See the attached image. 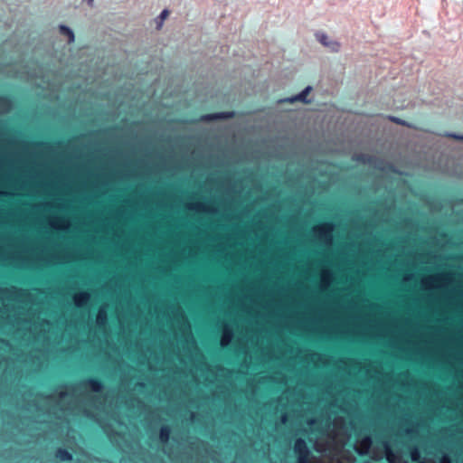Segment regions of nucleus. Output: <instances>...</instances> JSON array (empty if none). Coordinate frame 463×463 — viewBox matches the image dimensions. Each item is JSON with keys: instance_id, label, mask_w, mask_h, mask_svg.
I'll return each mask as SVG.
<instances>
[{"instance_id": "f257e3e1", "label": "nucleus", "mask_w": 463, "mask_h": 463, "mask_svg": "<svg viewBox=\"0 0 463 463\" xmlns=\"http://www.w3.org/2000/svg\"><path fill=\"white\" fill-rule=\"evenodd\" d=\"M294 452L297 456V460L310 459V451L303 439H298L294 444Z\"/></svg>"}, {"instance_id": "1a4fd4ad", "label": "nucleus", "mask_w": 463, "mask_h": 463, "mask_svg": "<svg viewBox=\"0 0 463 463\" xmlns=\"http://www.w3.org/2000/svg\"><path fill=\"white\" fill-rule=\"evenodd\" d=\"M88 298H89V295L85 292H82L80 295L76 296L75 300H76L77 306H79V307L82 306L84 303L87 302Z\"/></svg>"}, {"instance_id": "dca6fc26", "label": "nucleus", "mask_w": 463, "mask_h": 463, "mask_svg": "<svg viewBox=\"0 0 463 463\" xmlns=\"http://www.w3.org/2000/svg\"><path fill=\"white\" fill-rule=\"evenodd\" d=\"M390 119L392 121V122H395L397 124H400V125H405V122L398 118H395V117H391Z\"/></svg>"}, {"instance_id": "f3484780", "label": "nucleus", "mask_w": 463, "mask_h": 463, "mask_svg": "<svg viewBox=\"0 0 463 463\" xmlns=\"http://www.w3.org/2000/svg\"><path fill=\"white\" fill-rule=\"evenodd\" d=\"M97 320H98L99 323H103L106 320L105 314H102L101 312H99L98 317H97Z\"/></svg>"}, {"instance_id": "39448f33", "label": "nucleus", "mask_w": 463, "mask_h": 463, "mask_svg": "<svg viewBox=\"0 0 463 463\" xmlns=\"http://www.w3.org/2000/svg\"><path fill=\"white\" fill-rule=\"evenodd\" d=\"M171 428L168 425L161 427L159 431V439L163 443H166L170 439Z\"/></svg>"}, {"instance_id": "393cba45", "label": "nucleus", "mask_w": 463, "mask_h": 463, "mask_svg": "<svg viewBox=\"0 0 463 463\" xmlns=\"http://www.w3.org/2000/svg\"><path fill=\"white\" fill-rule=\"evenodd\" d=\"M93 0H89V2H92Z\"/></svg>"}, {"instance_id": "412c9836", "label": "nucleus", "mask_w": 463, "mask_h": 463, "mask_svg": "<svg viewBox=\"0 0 463 463\" xmlns=\"http://www.w3.org/2000/svg\"><path fill=\"white\" fill-rule=\"evenodd\" d=\"M297 463H311L310 459L307 460H297Z\"/></svg>"}, {"instance_id": "4be33fe9", "label": "nucleus", "mask_w": 463, "mask_h": 463, "mask_svg": "<svg viewBox=\"0 0 463 463\" xmlns=\"http://www.w3.org/2000/svg\"><path fill=\"white\" fill-rule=\"evenodd\" d=\"M286 420H287L286 416H285V415H283V416H282V419H281L282 422H285V421H286Z\"/></svg>"}, {"instance_id": "9d476101", "label": "nucleus", "mask_w": 463, "mask_h": 463, "mask_svg": "<svg viewBox=\"0 0 463 463\" xmlns=\"http://www.w3.org/2000/svg\"><path fill=\"white\" fill-rule=\"evenodd\" d=\"M385 450H386V458H387L388 462L395 463L397 457L392 452V450L389 448V446L387 444H385Z\"/></svg>"}, {"instance_id": "f8f14e48", "label": "nucleus", "mask_w": 463, "mask_h": 463, "mask_svg": "<svg viewBox=\"0 0 463 463\" xmlns=\"http://www.w3.org/2000/svg\"><path fill=\"white\" fill-rule=\"evenodd\" d=\"M168 15H169V11H168L167 9H165V10H163V11H162V13H161V14H160V16H159V18H160V22H159V24H158V25H157V28H158V29L161 27L163 21H164V20H165Z\"/></svg>"}, {"instance_id": "ddd939ff", "label": "nucleus", "mask_w": 463, "mask_h": 463, "mask_svg": "<svg viewBox=\"0 0 463 463\" xmlns=\"http://www.w3.org/2000/svg\"><path fill=\"white\" fill-rule=\"evenodd\" d=\"M411 458L413 461H416L420 458V453L416 448H413L411 451Z\"/></svg>"}, {"instance_id": "423d86ee", "label": "nucleus", "mask_w": 463, "mask_h": 463, "mask_svg": "<svg viewBox=\"0 0 463 463\" xmlns=\"http://www.w3.org/2000/svg\"><path fill=\"white\" fill-rule=\"evenodd\" d=\"M311 90V87H307L303 91H301L299 94H298L297 96H295L294 98L290 99V101L291 102H294V101H302V102H305L307 103V97L308 95V93L310 92Z\"/></svg>"}, {"instance_id": "f03ea898", "label": "nucleus", "mask_w": 463, "mask_h": 463, "mask_svg": "<svg viewBox=\"0 0 463 463\" xmlns=\"http://www.w3.org/2000/svg\"><path fill=\"white\" fill-rule=\"evenodd\" d=\"M82 384L94 392H99L102 391L104 384L101 379L98 377H90L86 379Z\"/></svg>"}, {"instance_id": "4468645a", "label": "nucleus", "mask_w": 463, "mask_h": 463, "mask_svg": "<svg viewBox=\"0 0 463 463\" xmlns=\"http://www.w3.org/2000/svg\"><path fill=\"white\" fill-rule=\"evenodd\" d=\"M231 117L230 114H226V113H217V114H214L213 116V118H229Z\"/></svg>"}, {"instance_id": "a211bd4d", "label": "nucleus", "mask_w": 463, "mask_h": 463, "mask_svg": "<svg viewBox=\"0 0 463 463\" xmlns=\"http://www.w3.org/2000/svg\"><path fill=\"white\" fill-rule=\"evenodd\" d=\"M451 137L458 140H463V136L451 135Z\"/></svg>"}, {"instance_id": "20e7f679", "label": "nucleus", "mask_w": 463, "mask_h": 463, "mask_svg": "<svg viewBox=\"0 0 463 463\" xmlns=\"http://www.w3.org/2000/svg\"><path fill=\"white\" fill-rule=\"evenodd\" d=\"M317 39L325 46L329 47L334 52H337L339 49V44L335 42H329L328 37L323 33H316Z\"/></svg>"}, {"instance_id": "9b49d317", "label": "nucleus", "mask_w": 463, "mask_h": 463, "mask_svg": "<svg viewBox=\"0 0 463 463\" xmlns=\"http://www.w3.org/2000/svg\"><path fill=\"white\" fill-rule=\"evenodd\" d=\"M331 230H332V224L331 223H325V224H323L322 226H320L318 228L319 232L320 233H325V234L329 232H331Z\"/></svg>"}, {"instance_id": "6ab92c4d", "label": "nucleus", "mask_w": 463, "mask_h": 463, "mask_svg": "<svg viewBox=\"0 0 463 463\" xmlns=\"http://www.w3.org/2000/svg\"><path fill=\"white\" fill-rule=\"evenodd\" d=\"M7 343H8V342H7V340H6V339L0 337V344H1V345H7Z\"/></svg>"}, {"instance_id": "0eeeda50", "label": "nucleus", "mask_w": 463, "mask_h": 463, "mask_svg": "<svg viewBox=\"0 0 463 463\" xmlns=\"http://www.w3.org/2000/svg\"><path fill=\"white\" fill-rule=\"evenodd\" d=\"M60 32L61 34L66 35L69 38V43L74 42L75 36H74V33L72 32L71 29H70L69 27H67L65 25H61Z\"/></svg>"}, {"instance_id": "aec40b11", "label": "nucleus", "mask_w": 463, "mask_h": 463, "mask_svg": "<svg viewBox=\"0 0 463 463\" xmlns=\"http://www.w3.org/2000/svg\"><path fill=\"white\" fill-rule=\"evenodd\" d=\"M440 463H450V460L445 457L441 459Z\"/></svg>"}, {"instance_id": "2eb2a0df", "label": "nucleus", "mask_w": 463, "mask_h": 463, "mask_svg": "<svg viewBox=\"0 0 463 463\" xmlns=\"http://www.w3.org/2000/svg\"><path fill=\"white\" fill-rule=\"evenodd\" d=\"M371 444V439L369 437H365L363 440H362V446L363 447H365V448H368Z\"/></svg>"}, {"instance_id": "6e6552de", "label": "nucleus", "mask_w": 463, "mask_h": 463, "mask_svg": "<svg viewBox=\"0 0 463 463\" xmlns=\"http://www.w3.org/2000/svg\"><path fill=\"white\" fill-rule=\"evenodd\" d=\"M12 99L8 95L0 94V109H7L11 106Z\"/></svg>"}, {"instance_id": "5701e85b", "label": "nucleus", "mask_w": 463, "mask_h": 463, "mask_svg": "<svg viewBox=\"0 0 463 463\" xmlns=\"http://www.w3.org/2000/svg\"><path fill=\"white\" fill-rule=\"evenodd\" d=\"M64 394H65L64 392H61V393H60V397H63V396H64Z\"/></svg>"}, {"instance_id": "7ed1b4c3", "label": "nucleus", "mask_w": 463, "mask_h": 463, "mask_svg": "<svg viewBox=\"0 0 463 463\" xmlns=\"http://www.w3.org/2000/svg\"><path fill=\"white\" fill-rule=\"evenodd\" d=\"M54 458L61 462H71L73 456L67 449L59 447L54 451Z\"/></svg>"}, {"instance_id": "b1692460", "label": "nucleus", "mask_w": 463, "mask_h": 463, "mask_svg": "<svg viewBox=\"0 0 463 463\" xmlns=\"http://www.w3.org/2000/svg\"><path fill=\"white\" fill-rule=\"evenodd\" d=\"M222 345H225L224 339L222 340Z\"/></svg>"}]
</instances>
